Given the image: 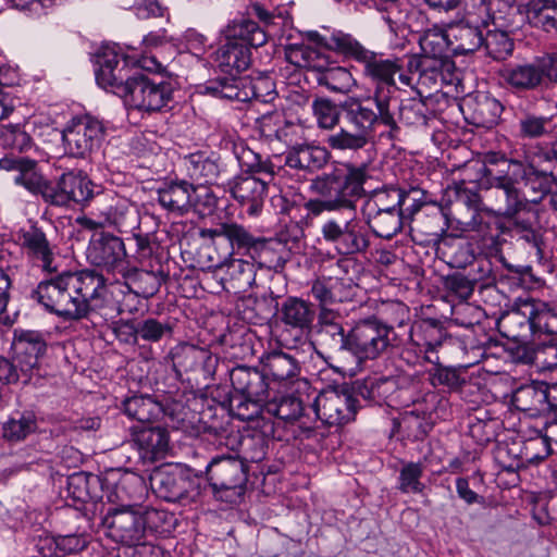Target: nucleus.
Wrapping results in <instances>:
<instances>
[{
	"instance_id": "f257e3e1",
	"label": "nucleus",
	"mask_w": 557,
	"mask_h": 557,
	"mask_svg": "<svg viewBox=\"0 0 557 557\" xmlns=\"http://www.w3.org/2000/svg\"><path fill=\"white\" fill-rule=\"evenodd\" d=\"M336 47L354 55L364 65V74L373 85V95L366 98L350 97L342 103L345 125L326 138L336 151H358L375 137L376 124L389 127L387 137L394 139L398 127L389 110L392 95L396 89L395 74L399 66L395 61L376 57L358 41L345 34L334 36Z\"/></svg>"
},
{
	"instance_id": "f03ea898",
	"label": "nucleus",
	"mask_w": 557,
	"mask_h": 557,
	"mask_svg": "<svg viewBox=\"0 0 557 557\" xmlns=\"http://www.w3.org/2000/svg\"><path fill=\"white\" fill-rule=\"evenodd\" d=\"M32 298L64 320H82L104 307L107 278L90 269L63 272L40 282Z\"/></svg>"
},
{
	"instance_id": "7ed1b4c3",
	"label": "nucleus",
	"mask_w": 557,
	"mask_h": 557,
	"mask_svg": "<svg viewBox=\"0 0 557 557\" xmlns=\"http://www.w3.org/2000/svg\"><path fill=\"white\" fill-rule=\"evenodd\" d=\"M0 170L15 173L14 183L33 194H40L45 202L69 207L72 202L85 205L94 196V184L82 172H65L57 181H45L37 170V162L27 157L10 154L0 158Z\"/></svg>"
},
{
	"instance_id": "20e7f679",
	"label": "nucleus",
	"mask_w": 557,
	"mask_h": 557,
	"mask_svg": "<svg viewBox=\"0 0 557 557\" xmlns=\"http://www.w3.org/2000/svg\"><path fill=\"white\" fill-rule=\"evenodd\" d=\"M367 180L366 169L348 168L347 172L335 170L317 176L311 181L309 189L319 196L309 199L304 208L307 211L306 223L323 212L337 210L355 211L356 200L364 193L363 184Z\"/></svg>"
},
{
	"instance_id": "39448f33",
	"label": "nucleus",
	"mask_w": 557,
	"mask_h": 557,
	"mask_svg": "<svg viewBox=\"0 0 557 557\" xmlns=\"http://www.w3.org/2000/svg\"><path fill=\"white\" fill-rule=\"evenodd\" d=\"M448 27L433 26L420 36V103L426 107V101L437 95L444 86L454 85L458 77L456 65L449 55L450 45Z\"/></svg>"
},
{
	"instance_id": "423d86ee",
	"label": "nucleus",
	"mask_w": 557,
	"mask_h": 557,
	"mask_svg": "<svg viewBox=\"0 0 557 557\" xmlns=\"http://www.w3.org/2000/svg\"><path fill=\"white\" fill-rule=\"evenodd\" d=\"M479 166L483 171L481 186L503 214L511 218L529 207V198L519 186L521 180L515 159L493 152Z\"/></svg>"
},
{
	"instance_id": "0eeeda50",
	"label": "nucleus",
	"mask_w": 557,
	"mask_h": 557,
	"mask_svg": "<svg viewBox=\"0 0 557 557\" xmlns=\"http://www.w3.org/2000/svg\"><path fill=\"white\" fill-rule=\"evenodd\" d=\"M46 349L47 344L41 334L23 332L13 342L12 355H0V382L5 385L28 384Z\"/></svg>"
},
{
	"instance_id": "6e6552de",
	"label": "nucleus",
	"mask_w": 557,
	"mask_h": 557,
	"mask_svg": "<svg viewBox=\"0 0 557 557\" xmlns=\"http://www.w3.org/2000/svg\"><path fill=\"white\" fill-rule=\"evenodd\" d=\"M199 237L209 240L218 252L215 260L212 257L209 258L211 262L209 267H220L230 257L239 252L250 255L253 258L267 246L264 237L255 236L244 225L233 221L221 222L210 228H200Z\"/></svg>"
},
{
	"instance_id": "1a4fd4ad",
	"label": "nucleus",
	"mask_w": 557,
	"mask_h": 557,
	"mask_svg": "<svg viewBox=\"0 0 557 557\" xmlns=\"http://www.w3.org/2000/svg\"><path fill=\"white\" fill-rule=\"evenodd\" d=\"M490 4L492 2L473 3L471 9L458 11L455 18L447 24L451 53L465 55L483 47L484 30L493 18Z\"/></svg>"
},
{
	"instance_id": "9d476101",
	"label": "nucleus",
	"mask_w": 557,
	"mask_h": 557,
	"mask_svg": "<svg viewBox=\"0 0 557 557\" xmlns=\"http://www.w3.org/2000/svg\"><path fill=\"white\" fill-rule=\"evenodd\" d=\"M348 218L332 216L321 225L322 239L341 256L362 253L370 247V238L364 222L357 218L356 210Z\"/></svg>"
},
{
	"instance_id": "9b49d317",
	"label": "nucleus",
	"mask_w": 557,
	"mask_h": 557,
	"mask_svg": "<svg viewBox=\"0 0 557 557\" xmlns=\"http://www.w3.org/2000/svg\"><path fill=\"white\" fill-rule=\"evenodd\" d=\"M95 71L97 84L122 99L129 92L133 82L140 73L135 63L125 55H120L114 47L102 46L96 54Z\"/></svg>"
},
{
	"instance_id": "f8f14e48",
	"label": "nucleus",
	"mask_w": 557,
	"mask_h": 557,
	"mask_svg": "<svg viewBox=\"0 0 557 557\" xmlns=\"http://www.w3.org/2000/svg\"><path fill=\"white\" fill-rule=\"evenodd\" d=\"M157 195L160 206L177 216L197 210L201 203L207 208L214 207L216 201L208 188L196 187L185 180L164 183Z\"/></svg>"
},
{
	"instance_id": "ddd939ff",
	"label": "nucleus",
	"mask_w": 557,
	"mask_h": 557,
	"mask_svg": "<svg viewBox=\"0 0 557 557\" xmlns=\"http://www.w3.org/2000/svg\"><path fill=\"white\" fill-rule=\"evenodd\" d=\"M420 213L422 211L432 209V222L426 233L435 237L445 234L448 228V215L443 206V200L447 196L446 184L444 183L446 176V169L440 164L430 170L426 174L420 173Z\"/></svg>"
},
{
	"instance_id": "4468645a",
	"label": "nucleus",
	"mask_w": 557,
	"mask_h": 557,
	"mask_svg": "<svg viewBox=\"0 0 557 557\" xmlns=\"http://www.w3.org/2000/svg\"><path fill=\"white\" fill-rule=\"evenodd\" d=\"M358 399L347 385L322 391L312 405L317 417L330 426H342L355 420Z\"/></svg>"
},
{
	"instance_id": "2eb2a0df",
	"label": "nucleus",
	"mask_w": 557,
	"mask_h": 557,
	"mask_svg": "<svg viewBox=\"0 0 557 557\" xmlns=\"http://www.w3.org/2000/svg\"><path fill=\"white\" fill-rule=\"evenodd\" d=\"M156 495L166 502L190 500L198 494V486L189 471L180 465L156 469L150 475Z\"/></svg>"
},
{
	"instance_id": "dca6fc26",
	"label": "nucleus",
	"mask_w": 557,
	"mask_h": 557,
	"mask_svg": "<svg viewBox=\"0 0 557 557\" xmlns=\"http://www.w3.org/2000/svg\"><path fill=\"white\" fill-rule=\"evenodd\" d=\"M391 331L388 325L376 319L359 322L350 330L348 352L359 361L377 358L391 345Z\"/></svg>"
},
{
	"instance_id": "f3484780",
	"label": "nucleus",
	"mask_w": 557,
	"mask_h": 557,
	"mask_svg": "<svg viewBox=\"0 0 557 557\" xmlns=\"http://www.w3.org/2000/svg\"><path fill=\"white\" fill-rule=\"evenodd\" d=\"M103 134V124L98 119L91 115L75 117L63 131L64 148L70 156L85 159L99 147Z\"/></svg>"
},
{
	"instance_id": "a211bd4d",
	"label": "nucleus",
	"mask_w": 557,
	"mask_h": 557,
	"mask_svg": "<svg viewBox=\"0 0 557 557\" xmlns=\"http://www.w3.org/2000/svg\"><path fill=\"white\" fill-rule=\"evenodd\" d=\"M172 94L173 88L169 82L156 81L140 72L123 100L136 110L157 112L169 106Z\"/></svg>"
},
{
	"instance_id": "6ab92c4d",
	"label": "nucleus",
	"mask_w": 557,
	"mask_h": 557,
	"mask_svg": "<svg viewBox=\"0 0 557 557\" xmlns=\"http://www.w3.org/2000/svg\"><path fill=\"white\" fill-rule=\"evenodd\" d=\"M479 164L481 161L467 162L461 171L460 178L454 181L453 184L447 183V200L455 206H463L470 212V215L475 212H481L485 205L481 196L483 190L482 185V169Z\"/></svg>"
},
{
	"instance_id": "aec40b11",
	"label": "nucleus",
	"mask_w": 557,
	"mask_h": 557,
	"mask_svg": "<svg viewBox=\"0 0 557 557\" xmlns=\"http://www.w3.org/2000/svg\"><path fill=\"white\" fill-rule=\"evenodd\" d=\"M87 260L112 275H121L129 262L123 240L109 233L94 236L87 248Z\"/></svg>"
},
{
	"instance_id": "412c9836",
	"label": "nucleus",
	"mask_w": 557,
	"mask_h": 557,
	"mask_svg": "<svg viewBox=\"0 0 557 557\" xmlns=\"http://www.w3.org/2000/svg\"><path fill=\"white\" fill-rule=\"evenodd\" d=\"M206 471L214 491H234L237 495L244 492L248 480L247 468L237 454L213 457Z\"/></svg>"
},
{
	"instance_id": "4be33fe9",
	"label": "nucleus",
	"mask_w": 557,
	"mask_h": 557,
	"mask_svg": "<svg viewBox=\"0 0 557 557\" xmlns=\"http://www.w3.org/2000/svg\"><path fill=\"white\" fill-rule=\"evenodd\" d=\"M509 14L508 26L520 27L524 23L545 32L557 30V2H500Z\"/></svg>"
},
{
	"instance_id": "5701e85b",
	"label": "nucleus",
	"mask_w": 557,
	"mask_h": 557,
	"mask_svg": "<svg viewBox=\"0 0 557 557\" xmlns=\"http://www.w3.org/2000/svg\"><path fill=\"white\" fill-rule=\"evenodd\" d=\"M108 535L115 542L133 546L143 542L144 531L140 508L133 505H122L110 510L103 518Z\"/></svg>"
},
{
	"instance_id": "b1692460",
	"label": "nucleus",
	"mask_w": 557,
	"mask_h": 557,
	"mask_svg": "<svg viewBox=\"0 0 557 557\" xmlns=\"http://www.w3.org/2000/svg\"><path fill=\"white\" fill-rule=\"evenodd\" d=\"M435 306L420 305V360H430L442 356L444 349L451 345L453 337L443 317H432L429 311Z\"/></svg>"
},
{
	"instance_id": "393cba45",
	"label": "nucleus",
	"mask_w": 557,
	"mask_h": 557,
	"mask_svg": "<svg viewBox=\"0 0 557 557\" xmlns=\"http://www.w3.org/2000/svg\"><path fill=\"white\" fill-rule=\"evenodd\" d=\"M459 108L469 124L487 129L498 124L504 111L503 103L485 91L467 95Z\"/></svg>"
},
{
	"instance_id": "a878e982",
	"label": "nucleus",
	"mask_w": 557,
	"mask_h": 557,
	"mask_svg": "<svg viewBox=\"0 0 557 557\" xmlns=\"http://www.w3.org/2000/svg\"><path fill=\"white\" fill-rule=\"evenodd\" d=\"M441 358L436 356L430 360H420V385L429 384L444 392L459 391L467 383L463 368L445 366Z\"/></svg>"
},
{
	"instance_id": "bb28decb",
	"label": "nucleus",
	"mask_w": 557,
	"mask_h": 557,
	"mask_svg": "<svg viewBox=\"0 0 557 557\" xmlns=\"http://www.w3.org/2000/svg\"><path fill=\"white\" fill-rule=\"evenodd\" d=\"M414 191V187L409 191L399 188L376 190L372 198L366 202L364 211L396 210L404 214L405 219H409V222H412L418 212V199L411 196Z\"/></svg>"
},
{
	"instance_id": "cd10ccee",
	"label": "nucleus",
	"mask_w": 557,
	"mask_h": 557,
	"mask_svg": "<svg viewBox=\"0 0 557 557\" xmlns=\"http://www.w3.org/2000/svg\"><path fill=\"white\" fill-rule=\"evenodd\" d=\"M516 163L521 183L533 194L532 198H529V203H537L553 193L557 177L556 164L546 163L547 166L539 168L533 163H523L519 160H516Z\"/></svg>"
},
{
	"instance_id": "c85d7f7f",
	"label": "nucleus",
	"mask_w": 557,
	"mask_h": 557,
	"mask_svg": "<svg viewBox=\"0 0 557 557\" xmlns=\"http://www.w3.org/2000/svg\"><path fill=\"white\" fill-rule=\"evenodd\" d=\"M329 160L330 151L326 147L310 143H295L284 154L285 165L308 173L321 170Z\"/></svg>"
},
{
	"instance_id": "c756f323",
	"label": "nucleus",
	"mask_w": 557,
	"mask_h": 557,
	"mask_svg": "<svg viewBox=\"0 0 557 557\" xmlns=\"http://www.w3.org/2000/svg\"><path fill=\"white\" fill-rule=\"evenodd\" d=\"M232 196L242 205L246 206L249 215H257L263 206L267 196V182L253 175L237 176L230 182Z\"/></svg>"
},
{
	"instance_id": "7c9ffc66",
	"label": "nucleus",
	"mask_w": 557,
	"mask_h": 557,
	"mask_svg": "<svg viewBox=\"0 0 557 557\" xmlns=\"http://www.w3.org/2000/svg\"><path fill=\"white\" fill-rule=\"evenodd\" d=\"M496 326L500 335L509 342L532 338L527 299L519 298L510 310L503 312L496 321Z\"/></svg>"
},
{
	"instance_id": "2f4dec72",
	"label": "nucleus",
	"mask_w": 557,
	"mask_h": 557,
	"mask_svg": "<svg viewBox=\"0 0 557 557\" xmlns=\"http://www.w3.org/2000/svg\"><path fill=\"white\" fill-rule=\"evenodd\" d=\"M186 175L200 185L213 184L222 172L220 157L213 151L198 150L183 157Z\"/></svg>"
},
{
	"instance_id": "473e14b6",
	"label": "nucleus",
	"mask_w": 557,
	"mask_h": 557,
	"mask_svg": "<svg viewBox=\"0 0 557 557\" xmlns=\"http://www.w3.org/2000/svg\"><path fill=\"white\" fill-rule=\"evenodd\" d=\"M230 380L234 389L252 403L268 398L265 374L256 368L237 366L231 370Z\"/></svg>"
},
{
	"instance_id": "72a5a7b5",
	"label": "nucleus",
	"mask_w": 557,
	"mask_h": 557,
	"mask_svg": "<svg viewBox=\"0 0 557 557\" xmlns=\"http://www.w3.org/2000/svg\"><path fill=\"white\" fill-rule=\"evenodd\" d=\"M134 441L145 462L162 460L170 451L169 433L161 426H143L135 433Z\"/></svg>"
},
{
	"instance_id": "f704fd0d",
	"label": "nucleus",
	"mask_w": 557,
	"mask_h": 557,
	"mask_svg": "<svg viewBox=\"0 0 557 557\" xmlns=\"http://www.w3.org/2000/svg\"><path fill=\"white\" fill-rule=\"evenodd\" d=\"M547 382L532 381L517 387L511 395V405L519 411L528 412L530 416L548 413L547 405Z\"/></svg>"
},
{
	"instance_id": "c9c22d12",
	"label": "nucleus",
	"mask_w": 557,
	"mask_h": 557,
	"mask_svg": "<svg viewBox=\"0 0 557 557\" xmlns=\"http://www.w3.org/2000/svg\"><path fill=\"white\" fill-rule=\"evenodd\" d=\"M216 66L227 75H238L246 71L251 63V52L245 44L225 39L215 51Z\"/></svg>"
},
{
	"instance_id": "e433bc0d",
	"label": "nucleus",
	"mask_w": 557,
	"mask_h": 557,
	"mask_svg": "<svg viewBox=\"0 0 557 557\" xmlns=\"http://www.w3.org/2000/svg\"><path fill=\"white\" fill-rule=\"evenodd\" d=\"M215 271L225 269L226 275L221 277L226 288L233 289L235 293H246L256 282V267L252 262L230 257V259L220 267H212Z\"/></svg>"
},
{
	"instance_id": "4c0bfd02",
	"label": "nucleus",
	"mask_w": 557,
	"mask_h": 557,
	"mask_svg": "<svg viewBox=\"0 0 557 557\" xmlns=\"http://www.w3.org/2000/svg\"><path fill=\"white\" fill-rule=\"evenodd\" d=\"M499 76L516 92L531 91L542 85L537 63H509L499 71Z\"/></svg>"
},
{
	"instance_id": "58836bf2",
	"label": "nucleus",
	"mask_w": 557,
	"mask_h": 557,
	"mask_svg": "<svg viewBox=\"0 0 557 557\" xmlns=\"http://www.w3.org/2000/svg\"><path fill=\"white\" fill-rule=\"evenodd\" d=\"M278 315L284 324L293 329L306 330L311 326L315 311L310 302L289 296L281 304Z\"/></svg>"
},
{
	"instance_id": "ea45409f",
	"label": "nucleus",
	"mask_w": 557,
	"mask_h": 557,
	"mask_svg": "<svg viewBox=\"0 0 557 557\" xmlns=\"http://www.w3.org/2000/svg\"><path fill=\"white\" fill-rule=\"evenodd\" d=\"M532 337L557 335V309L541 299L528 298Z\"/></svg>"
},
{
	"instance_id": "a19ab883",
	"label": "nucleus",
	"mask_w": 557,
	"mask_h": 557,
	"mask_svg": "<svg viewBox=\"0 0 557 557\" xmlns=\"http://www.w3.org/2000/svg\"><path fill=\"white\" fill-rule=\"evenodd\" d=\"M366 226H369L373 234L377 237L391 239L403 227L405 223H410L409 219H405L404 214L392 211H364Z\"/></svg>"
},
{
	"instance_id": "79ce46f5",
	"label": "nucleus",
	"mask_w": 557,
	"mask_h": 557,
	"mask_svg": "<svg viewBox=\"0 0 557 557\" xmlns=\"http://www.w3.org/2000/svg\"><path fill=\"white\" fill-rule=\"evenodd\" d=\"M21 240L23 249L30 258L41 261L42 268L46 271L52 270V248L41 228L32 225L27 231L22 233Z\"/></svg>"
},
{
	"instance_id": "37998d69",
	"label": "nucleus",
	"mask_w": 557,
	"mask_h": 557,
	"mask_svg": "<svg viewBox=\"0 0 557 557\" xmlns=\"http://www.w3.org/2000/svg\"><path fill=\"white\" fill-rule=\"evenodd\" d=\"M502 423L486 409H478L468 418V434L480 446H486L498 435Z\"/></svg>"
},
{
	"instance_id": "c03bdc74",
	"label": "nucleus",
	"mask_w": 557,
	"mask_h": 557,
	"mask_svg": "<svg viewBox=\"0 0 557 557\" xmlns=\"http://www.w3.org/2000/svg\"><path fill=\"white\" fill-rule=\"evenodd\" d=\"M225 39L239 41L250 47H261L268 41L265 32L253 21L240 18L226 25L223 30Z\"/></svg>"
},
{
	"instance_id": "a18cd8bd",
	"label": "nucleus",
	"mask_w": 557,
	"mask_h": 557,
	"mask_svg": "<svg viewBox=\"0 0 557 557\" xmlns=\"http://www.w3.org/2000/svg\"><path fill=\"white\" fill-rule=\"evenodd\" d=\"M37 417L32 410H16L2 424V437L11 443L24 441L36 432Z\"/></svg>"
},
{
	"instance_id": "49530a36",
	"label": "nucleus",
	"mask_w": 557,
	"mask_h": 557,
	"mask_svg": "<svg viewBox=\"0 0 557 557\" xmlns=\"http://www.w3.org/2000/svg\"><path fill=\"white\" fill-rule=\"evenodd\" d=\"M124 412L141 423H150L165 414L162 405L150 396L135 395L123 403Z\"/></svg>"
},
{
	"instance_id": "de8ad7c7",
	"label": "nucleus",
	"mask_w": 557,
	"mask_h": 557,
	"mask_svg": "<svg viewBox=\"0 0 557 557\" xmlns=\"http://www.w3.org/2000/svg\"><path fill=\"white\" fill-rule=\"evenodd\" d=\"M126 281L127 287L137 296L148 299L154 296L161 286L160 278L151 271L138 270L137 268L128 267L126 271L121 274Z\"/></svg>"
},
{
	"instance_id": "09e8293b",
	"label": "nucleus",
	"mask_w": 557,
	"mask_h": 557,
	"mask_svg": "<svg viewBox=\"0 0 557 557\" xmlns=\"http://www.w3.org/2000/svg\"><path fill=\"white\" fill-rule=\"evenodd\" d=\"M232 443L233 454H237L245 462H259L267 456V441L262 434H252L239 438L237 435L227 438Z\"/></svg>"
},
{
	"instance_id": "8fccbe9b",
	"label": "nucleus",
	"mask_w": 557,
	"mask_h": 557,
	"mask_svg": "<svg viewBox=\"0 0 557 557\" xmlns=\"http://www.w3.org/2000/svg\"><path fill=\"white\" fill-rule=\"evenodd\" d=\"M267 373L275 381H292L298 376L300 367L298 360L281 350L269 352L264 359Z\"/></svg>"
},
{
	"instance_id": "3c124183",
	"label": "nucleus",
	"mask_w": 557,
	"mask_h": 557,
	"mask_svg": "<svg viewBox=\"0 0 557 557\" xmlns=\"http://www.w3.org/2000/svg\"><path fill=\"white\" fill-rule=\"evenodd\" d=\"M263 413L284 422H295L304 414L302 400L295 395H284L265 403Z\"/></svg>"
},
{
	"instance_id": "603ef678",
	"label": "nucleus",
	"mask_w": 557,
	"mask_h": 557,
	"mask_svg": "<svg viewBox=\"0 0 557 557\" xmlns=\"http://www.w3.org/2000/svg\"><path fill=\"white\" fill-rule=\"evenodd\" d=\"M33 145L32 137L20 124H7L0 126V146L9 150L2 158L10 154L21 157L18 153H23L30 149Z\"/></svg>"
},
{
	"instance_id": "864d4df0",
	"label": "nucleus",
	"mask_w": 557,
	"mask_h": 557,
	"mask_svg": "<svg viewBox=\"0 0 557 557\" xmlns=\"http://www.w3.org/2000/svg\"><path fill=\"white\" fill-rule=\"evenodd\" d=\"M109 221L120 232H133L139 227L140 214L138 207L127 199H119L110 208Z\"/></svg>"
},
{
	"instance_id": "5fc2aeb1",
	"label": "nucleus",
	"mask_w": 557,
	"mask_h": 557,
	"mask_svg": "<svg viewBox=\"0 0 557 557\" xmlns=\"http://www.w3.org/2000/svg\"><path fill=\"white\" fill-rule=\"evenodd\" d=\"M341 110L343 111L342 108ZM312 112L317 120L318 126L322 129L330 131V133L324 138V143L327 146V148L332 149L327 145L326 138L331 134L337 132L342 126H344L345 120L343 119V124H341L339 127L335 129V126L339 124L341 112L334 102L324 98L315 99L312 102ZM342 114L344 115L343 112Z\"/></svg>"
},
{
	"instance_id": "6e6d98bb",
	"label": "nucleus",
	"mask_w": 557,
	"mask_h": 557,
	"mask_svg": "<svg viewBox=\"0 0 557 557\" xmlns=\"http://www.w3.org/2000/svg\"><path fill=\"white\" fill-rule=\"evenodd\" d=\"M145 491L146 484L143 476L133 472H124L114 486L117 500L131 502L135 508H139L137 503L143 499Z\"/></svg>"
},
{
	"instance_id": "4d7b16f0",
	"label": "nucleus",
	"mask_w": 557,
	"mask_h": 557,
	"mask_svg": "<svg viewBox=\"0 0 557 557\" xmlns=\"http://www.w3.org/2000/svg\"><path fill=\"white\" fill-rule=\"evenodd\" d=\"M420 136L429 140L437 149H443L447 141V133L443 120L432 110L428 114L420 110Z\"/></svg>"
},
{
	"instance_id": "13d9d810",
	"label": "nucleus",
	"mask_w": 557,
	"mask_h": 557,
	"mask_svg": "<svg viewBox=\"0 0 557 557\" xmlns=\"http://www.w3.org/2000/svg\"><path fill=\"white\" fill-rule=\"evenodd\" d=\"M483 47L490 58L495 61H504L512 54L515 44L507 32L486 29Z\"/></svg>"
},
{
	"instance_id": "bf43d9fd",
	"label": "nucleus",
	"mask_w": 557,
	"mask_h": 557,
	"mask_svg": "<svg viewBox=\"0 0 557 557\" xmlns=\"http://www.w3.org/2000/svg\"><path fill=\"white\" fill-rule=\"evenodd\" d=\"M554 449L549 446L542 430H536L535 435L527 438L519 450V455L525 465H539L545 460Z\"/></svg>"
},
{
	"instance_id": "052dcab7",
	"label": "nucleus",
	"mask_w": 557,
	"mask_h": 557,
	"mask_svg": "<svg viewBox=\"0 0 557 557\" xmlns=\"http://www.w3.org/2000/svg\"><path fill=\"white\" fill-rule=\"evenodd\" d=\"M174 324L169 320H158L156 318H146L138 321L137 333L139 339L146 343H160L170 339L173 336Z\"/></svg>"
},
{
	"instance_id": "680f3d73",
	"label": "nucleus",
	"mask_w": 557,
	"mask_h": 557,
	"mask_svg": "<svg viewBox=\"0 0 557 557\" xmlns=\"http://www.w3.org/2000/svg\"><path fill=\"white\" fill-rule=\"evenodd\" d=\"M182 357V366L189 370H200L206 379L215 372L218 358L206 349L190 346L184 349Z\"/></svg>"
},
{
	"instance_id": "e2e57ef3",
	"label": "nucleus",
	"mask_w": 557,
	"mask_h": 557,
	"mask_svg": "<svg viewBox=\"0 0 557 557\" xmlns=\"http://www.w3.org/2000/svg\"><path fill=\"white\" fill-rule=\"evenodd\" d=\"M509 453L510 448L507 445H505L498 447L495 456V460L497 461L500 469L498 473V479L500 480V475L503 474L510 475V479H507L505 482L500 481V483L504 484L506 487L518 485L520 482L519 470L527 467L525 462L523 461L519 453H515L512 459H510V462H507L506 458L508 457Z\"/></svg>"
},
{
	"instance_id": "0e129e2a",
	"label": "nucleus",
	"mask_w": 557,
	"mask_h": 557,
	"mask_svg": "<svg viewBox=\"0 0 557 557\" xmlns=\"http://www.w3.org/2000/svg\"><path fill=\"white\" fill-rule=\"evenodd\" d=\"M235 154L243 171L248 173L265 174L270 178L274 175V165L246 146L235 147Z\"/></svg>"
},
{
	"instance_id": "69168bd1",
	"label": "nucleus",
	"mask_w": 557,
	"mask_h": 557,
	"mask_svg": "<svg viewBox=\"0 0 557 557\" xmlns=\"http://www.w3.org/2000/svg\"><path fill=\"white\" fill-rule=\"evenodd\" d=\"M507 273L499 275V282H506L510 287L531 289L541 285L542 280L533 272V268L525 265H507Z\"/></svg>"
},
{
	"instance_id": "338daca9",
	"label": "nucleus",
	"mask_w": 557,
	"mask_h": 557,
	"mask_svg": "<svg viewBox=\"0 0 557 557\" xmlns=\"http://www.w3.org/2000/svg\"><path fill=\"white\" fill-rule=\"evenodd\" d=\"M319 83L334 92L347 94L356 85L351 73L343 66L330 67L321 74Z\"/></svg>"
},
{
	"instance_id": "774afa93",
	"label": "nucleus",
	"mask_w": 557,
	"mask_h": 557,
	"mask_svg": "<svg viewBox=\"0 0 557 557\" xmlns=\"http://www.w3.org/2000/svg\"><path fill=\"white\" fill-rule=\"evenodd\" d=\"M519 136L521 138L534 139L544 136L553 127L552 116L524 113L518 122Z\"/></svg>"
}]
</instances>
